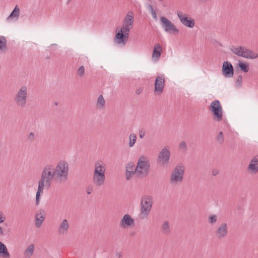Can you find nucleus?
Wrapping results in <instances>:
<instances>
[{
  "label": "nucleus",
  "mask_w": 258,
  "mask_h": 258,
  "mask_svg": "<svg viewBox=\"0 0 258 258\" xmlns=\"http://www.w3.org/2000/svg\"><path fill=\"white\" fill-rule=\"evenodd\" d=\"M53 170V165L47 164L42 171L36 195V205L39 204L40 194L43 192L44 186L49 188L51 186L52 180L54 179L55 181V176Z\"/></svg>",
  "instance_id": "nucleus-1"
},
{
  "label": "nucleus",
  "mask_w": 258,
  "mask_h": 258,
  "mask_svg": "<svg viewBox=\"0 0 258 258\" xmlns=\"http://www.w3.org/2000/svg\"><path fill=\"white\" fill-rule=\"evenodd\" d=\"M69 165L67 162L64 160L59 161L53 170L55 176V181L58 182L67 181L69 175Z\"/></svg>",
  "instance_id": "nucleus-2"
},
{
  "label": "nucleus",
  "mask_w": 258,
  "mask_h": 258,
  "mask_svg": "<svg viewBox=\"0 0 258 258\" xmlns=\"http://www.w3.org/2000/svg\"><path fill=\"white\" fill-rule=\"evenodd\" d=\"M136 168L137 176H147L150 169V163L148 158L145 156H141L138 160Z\"/></svg>",
  "instance_id": "nucleus-3"
},
{
  "label": "nucleus",
  "mask_w": 258,
  "mask_h": 258,
  "mask_svg": "<svg viewBox=\"0 0 258 258\" xmlns=\"http://www.w3.org/2000/svg\"><path fill=\"white\" fill-rule=\"evenodd\" d=\"M153 203V197L149 195H146L142 198L141 201V209L140 217L144 219L149 215Z\"/></svg>",
  "instance_id": "nucleus-4"
},
{
  "label": "nucleus",
  "mask_w": 258,
  "mask_h": 258,
  "mask_svg": "<svg viewBox=\"0 0 258 258\" xmlns=\"http://www.w3.org/2000/svg\"><path fill=\"white\" fill-rule=\"evenodd\" d=\"M28 97L27 87L23 85L17 91L14 98V101L19 108H23L26 106Z\"/></svg>",
  "instance_id": "nucleus-5"
},
{
  "label": "nucleus",
  "mask_w": 258,
  "mask_h": 258,
  "mask_svg": "<svg viewBox=\"0 0 258 258\" xmlns=\"http://www.w3.org/2000/svg\"><path fill=\"white\" fill-rule=\"evenodd\" d=\"M185 167L183 164H178L173 170L171 173L170 181L171 183L176 184L182 181Z\"/></svg>",
  "instance_id": "nucleus-6"
},
{
  "label": "nucleus",
  "mask_w": 258,
  "mask_h": 258,
  "mask_svg": "<svg viewBox=\"0 0 258 258\" xmlns=\"http://www.w3.org/2000/svg\"><path fill=\"white\" fill-rule=\"evenodd\" d=\"M209 109L212 112L213 119L217 121H220L223 117V109L220 102L218 100L212 101L209 107Z\"/></svg>",
  "instance_id": "nucleus-7"
},
{
  "label": "nucleus",
  "mask_w": 258,
  "mask_h": 258,
  "mask_svg": "<svg viewBox=\"0 0 258 258\" xmlns=\"http://www.w3.org/2000/svg\"><path fill=\"white\" fill-rule=\"evenodd\" d=\"M170 152L168 147H164L159 153L158 162L162 166H167L170 160Z\"/></svg>",
  "instance_id": "nucleus-8"
},
{
  "label": "nucleus",
  "mask_w": 258,
  "mask_h": 258,
  "mask_svg": "<svg viewBox=\"0 0 258 258\" xmlns=\"http://www.w3.org/2000/svg\"><path fill=\"white\" fill-rule=\"evenodd\" d=\"M162 25L164 28L165 31L168 33H172L173 34L178 33L179 30L168 19L164 17L160 18Z\"/></svg>",
  "instance_id": "nucleus-9"
},
{
  "label": "nucleus",
  "mask_w": 258,
  "mask_h": 258,
  "mask_svg": "<svg viewBox=\"0 0 258 258\" xmlns=\"http://www.w3.org/2000/svg\"><path fill=\"white\" fill-rule=\"evenodd\" d=\"M177 15L183 25L191 28L194 27L195 22L194 19L188 17L186 14H183L180 11H177Z\"/></svg>",
  "instance_id": "nucleus-10"
},
{
  "label": "nucleus",
  "mask_w": 258,
  "mask_h": 258,
  "mask_svg": "<svg viewBox=\"0 0 258 258\" xmlns=\"http://www.w3.org/2000/svg\"><path fill=\"white\" fill-rule=\"evenodd\" d=\"M165 79L164 77L158 76L156 77L154 84V92L156 94H161L164 90Z\"/></svg>",
  "instance_id": "nucleus-11"
},
{
  "label": "nucleus",
  "mask_w": 258,
  "mask_h": 258,
  "mask_svg": "<svg viewBox=\"0 0 258 258\" xmlns=\"http://www.w3.org/2000/svg\"><path fill=\"white\" fill-rule=\"evenodd\" d=\"M222 72L223 76L226 78H231L233 76L234 69L232 64L228 61H224Z\"/></svg>",
  "instance_id": "nucleus-12"
},
{
  "label": "nucleus",
  "mask_w": 258,
  "mask_h": 258,
  "mask_svg": "<svg viewBox=\"0 0 258 258\" xmlns=\"http://www.w3.org/2000/svg\"><path fill=\"white\" fill-rule=\"evenodd\" d=\"M228 232L227 224L225 223H222L217 229L216 234L219 239H222L227 236Z\"/></svg>",
  "instance_id": "nucleus-13"
},
{
  "label": "nucleus",
  "mask_w": 258,
  "mask_h": 258,
  "mask_svg": "<svg viewBox=\"0 0 258 258\" xmlns=\"http://www.w3.org/2000/svg\"><path fill=\"white\" fill-rule=\"evenodd\" d=\"M105 167L101 161H98L95 163V168L93 175L105 176Z\"/></svg>",
  "instance_id": "nucleus-14"
},
{
  "label": "nucleus",
  "mask_w": 258,
  "mask_h": 258,
  "mask_svg": "<svg viewBox=\"0 0 258 258\" xmlns=\"http://www.w3.org/2000/svg\"><path fill=\"white\" fill-rule=\"evenodd\" d=\"M240 49L242 50L240 53V57L245 58L254 59L258 57V54L243 46H240Z\"/></svg>",
  "instance_id": "nucleus-15"
},
{
  "label": "nucleus",
  "mask_w": 258,
  "mask_h": 258,
  "mask_svg": "<svg viewBox=\"0 0 258 258\" xmlns=\"http://www.w3.org/2000/svg\"><path fill=\"white\" fill-rule=\"evenodd\" d=\"M128 38L126 34H124L121 31L116 32L114 39V41L117 44H122L125 45L127 41Z\"/></svg>",
  "instance_id": "nucleus-16"
},
{
  "label": "nucleus",
  "mask_w": 258,
  "mask_h": 258,
  "mask_svg": "<svg viewBox=\"0 0 258 258\" xmlns=\"http://www.w3.org/2000/svg\"><path fill=\"white\" fill-rule=\"evenodd\" d=\"M134 223V219L128 214H125L119 223V226L123 228L130 227Z\"/></svg>",
  "instance_id": "nucleus-17"
},
{
  "label": "nucleus",
  "mask_w": 258,
  "mask_h": 258,
  "mask_svg": "<svg viewBox=\"0 0 258 258\" xmlns=\"http://www.w3.org/2000/svg\"><path fill=\"white\" fill-rule=\"evenodd\" d=\"M45 219V211L43 210H40L35 215V225L36 227H40Z\"/></svg>",
  "instance_id": "nucleus-18"
},
{
  "label": "nucleus",
  "mask_w": 258,
  "mask_h": 258,
  "mask_svg": "<svg viewBox=\"0 0 258 258\" xmlns=\"http://www.w3.org/2000/svg\"><path fill=\"white\" fill-rule=\"evenodd\" d=\"M248 170L255 174L258 172V156L251 159L247 168Z\"/></svg>",
  "instance_id": "nucleus-19"
},
{
  "label": "nucleus",
  "mask_w": 258,
  "mask_h": 258,
  "mask_svg": "<svg viewBox=\"0 0 258 258\" xmlns=\"http://www.w3.org/2000/svg\"><path fill=\"white\" fill-rule=\"evenodd\" d=\"M134 23V14L132 11H128L126 16L124 17L122 25L133 27Z\"/></svg>",
  "instance_id": "nucleus-20"
},
{
  "label": "nucleus",
  "mask_w": 258,
  "mask_h": 258,
  "mask_svg": "<svg viewBox=\"0 0 258 258\" xmlns=\"http://www.w3.org/2000/svg\"><path fill=\"white\" fill-rule=\"evenodd\" d=\"M105 180V176L93 175L92 181L96 186L103 185Z\"/></svg>",
  "instance_id": "nucleus-21"
},
{
  "label": "nucleus",
  "mask_w": 258,
  "mask_h": 258,
  "mask_svg": "<svg viewBox=\"0 0 258 258\" xmlns=\"http://www.w3.org/2000/svg\"><path fill=\"white\" fill-rule=\"evenodd\" d=\"M0 256L3 258H10V255L6 246L0 241Z\"/></svg>",
  "instance_id": "nucleus-22"
},
{
  "label": "nucleus",
  "mask_w": 258,
  "mask_h": 258,
  "mask_svg": "<svg viewBox=\"0 0 258 258\" xmlns=\"http://www.w3.org/2000/svg\"><path fill=\"white\" fill-rule=\"evenodd\" d=\"M162 49L161 46L159 44H156L154 45L153 52L152 53V57L156 58V60H158L160 56L161 55Z\"/></svg>",
  "instance_id": "nucleus-23"
},
{
  "label": "nucleus",
  "mask_w": 258,
  "mask_h": 258,
  "mask_svg": "<svg viewBox=\"0 0 258 258\" xmlns=\"http://www.w3.org/2000/svg\"><path fill=\"white\" fill-rule=\"evenodd\" d=\"M69 227V222L67 220L64 219L60 223L59 228L58 232L60 234H64L68 231Z\"/></svg>",
  "instance_id": "nucleus-24"
},
{
  "label": "nucleus",
  "mask_w": 258,
  "mask_h": 258,
  "mask_svg": "<svg viewBox=\"0 0 258 258\" xmlns=\"http://www.w3.org/2000/svg\"><path fill=\"white\" fill-rule=\"evenodd\" d=\"M8 50L7 41L3 36H0V53H5Z\"/></svg>",
  "instance_id": "nucleus-25"
},
{
  "label": "nucleus",
  "mask_w": 258,
  "mask_h": 258,
  "mask_svg": "<svg viewBox=\"0 0 258 258\" xmlns=\"http://www.w3.org/2000/svg\"><path fill=\"white\" fill-rule=\"evenodd\" d=\"M162 232L165 235H169L171 232V229L169 223L167 221L163 222L161 227Z\"/></svg>",
  "instance_id": "nucleus-26"
},
{
  "label": "nucleus",
  "mask_w": 258,
  "mask_h": 258,
  "mask_svg": "<svg viewBox=\"0 0 258 258\" xmlns=\"http://www.w3.org/2000/svg\"><path fill=\"white\" fill-rule=\"evenodd\" d=\"M34 251V246L31 244L28 246L24 252V256L26 258H30Z\"/></svg>",
  "instance_id": "nucleus-27"
},
{
  "label": "nucleus",
  "mask_w": 258,
  "mask_h": 258,
  "mask_svg": "<svg viewBox=\"0 0 258 258\" xmlns=\"http://www.w3.org/2000/svg\"><path fill=\"white\" fill-rule=\"evenodd\" d=\"M105 101L102 95H100L97 102V107L99 109H103L105 107Z\"/></svg>",
  "instance_id": "nucleus-28"
},
{
  "label": "nucleus",
  "mask_w": 258,
  "mask_h": 258,
  "mask_svg": "<svg viewBox=\"0 0 258 258\" xmlns=\"http://www.w3.org/2000/svg\"><path fill=\"white\" fill-rule=\"evenodd\" d=\"M238 67L244 73H247L249 71V64L247 62H239L238 63Z\"/></svg>",
  "instance_id": "nucleus-29"
},
{
  "label": "nucleus",
  "mask_w": 258,
  "mask_h": 258,
  "mask_svg": "<svg viewBox=\"0 0 258 258\" xmlns=\"http://www.w3.org/2000/svg\"><path fill=\"white\" fill-rule=\"evenodd\" d=\"M20 13V9L18 7V6H16L13 11L12 12V13L9 15V17H8V19L10 18H13L15 17L17 18V19L18 18Z\"/></svg>",
  "instance_id": "nucleus-30"
},
{
  "label": "nucleus",
  "mask_w": 258,
  "mask_h": 258,
  "mask_svg": "<svg viewBox=\"0 0 258 258\" xmlns=\"http://www.w3.org/2000/svg\"><path fill=\"white\" fill-rule=\"evenodd\" d=\"M136 174L137 175V172L136 171V169L134 170L125 171V179L127 180H130L133 176Z\"/></svg>",
  "instance_id": "nucleus-31"
},
{
  "label": "nucleus",
  "mask_w": 258,
  "mask_h": 258,
  "mask_svg": "<svg viewBox=\"0 0 258 258\" xmlns=\"http://www.w3.org/2000/svg\"><path fill=\"white\" fill-rule=\"evenodd\" d=\"M132 28L133 27H131L130 26L122 25L121 28L120 29L119 31H121L122 33L124 34H126V35H128V37H129V32Z\"/></svg>",
  "instance_id": "nucleus-32"
},
{
  "label": "nucleus",
  "mask_w": 258,
  "mask_h": 258,
  "mask_svg": "<svg viewBox=\"0 0 258 258\" xmlns=\"http://www.w3.org/2000/svg\"><path fill=\"white\" fill-rule=\"evenodd\" d=\"M137 140V136L134 134H131L130 135V142H129V146L130 147H132L135 145Z\"/></svg>",
  "instance_id": "nucleus-33"
},
{
  "label": "nucleus",
  "mask_w": 258,
  "mask_h": 258,
  "mask_svg": "<svg viewBox=\"0 0 258 258\" xmlns=\"http://www.w3.org/2000/svg\"><path fill=\"white\" fill-rule=\"evenodd\" d=\"M135 169H136L135 165L133 162H129L126 165L125 171H130L132 170H134Z\"/></svg>",
  "instance_id": "nucleus-34"
},
{
  "label": "nucleus",
  "mask_w": 258,
  "mask_h": 258,
  "mask_svg": "<svg viewBox=\"0 0 258 258\" xmlns=\"http://www.w3.org/2000/svg\"><path fill=\"white\" fill-rule=\"evenodd\" d=\"M224 139L223 132H220L217 137V141L219 143L222 144L224 142Z\"/></svg>",
  "instance_id": "nucleus-35"
},
{
  "label": "nucleus",
  "mask_w": 258,
  "mask_h": 258,
  "mask_svg": "<svg viewBox=\"0 0 258 258\" xmlns=\"http://www.w3.org/2000/svg\"><path fill=\"white\" fill-rule=\"evenodd\" d=\"M232 52L237 55L240 56V53H241L242 50L240 49V46L239 47H234L231 49Z\"/></svg>",
  "instance_id": "nucleus-36"
},
{
  "label": "nucleus",
  "mask_w": 258,
  "mask_h": 258,
  "mask_svg": "<svg viewBox=\"0 0 258 258\" xmlns=\"http://www.w3.org/2000/svg\"><path fill=\"white\" fill-rule=\"evenodd\" d=\"M77 73L79 76L83 77L85 74V69L83 66H81L77 70Z\"/></svg>",
  "instance_id": "nucleus-37"
},
{
  "label": "nucleus",
  "mask_w": 258,
  "mask_h": 258,
  "mask_svg": "<svg viewBox=\"0 0 258 258\" xmlns=\"http://www.w3.org/2000/svg\"><path fill=\"white\" fill-rule=\"evenodd\" d=\"M217 221V217L215 215H213L211 216H210L209 218V222L211 224H214Z\"/></svg>",
  "instance_id": "nucleus-38"
},
{
  "label": "nucleus",
  "mask_w": 258,
  "mask_h": 258,
  "mask_svg": "<svg viewBox=\"0 0 258 258\" xmlns=\"http://www.w3.org/2000/svg\"><path fill=\"white\" fill-rule=\"evenodd\" d=\"M242 77L241 75H239L236 81V85L238 87H240L242 86Z\"/></svg>",
  "instance_id": "nucleus-39"
},
{
  "label": "nucleus",
  "mask_w": 258,
  "mask_h": 258,
  "mask_svg": "<svg viewBox=\"0 0 258 258\" xmlns=\"http://www.w3.org/2000/svg\"><path fill=\"white\" fill-rule=\"evenodd\" d=\"M27 140L30 142H33L35 139V135L33 133H30L27 137Z\"/></svg>",
  "instance_id": "nucleus-40"
},
{
  "label": "nucleus",
  "mask_w": 258,
  "mask_h": 258,
  "mask_svg": "<svg viewBox=\"0 0 258 258\" xmlns=\"http://www.w3.org/2000/svg\"><path fill=\"white\" fill-rule=\"evenodd\" d=\"M179 148L185 151L187 149V146L185 142L182 141L179 144Z\"/></svg>",
  "instance_id": "nucleus-41"
},
{
  "label": "nucleus",
  "mask_w": 258,
  "mask_h": 258,
  "mask_svg": "<svg viewBox=\"0 0 258 258\" xmlns=\"http://www.w3.org/2000/svg\"><path fill=\"white\" fill-rule=\"evenodd\" d=\"M87 193L89 195L93 191V187L92 186H87L86 188Z\"/></svg>",
  "instance_id": "nucleus-42"
},
{
  "label": "nucleus",
  "mask_w": 258,
  "mask_h": 258,
  "mask_svg": "<svg viewBox=\"0 0 258 258\" xmlns=\"http://www.w3.org/2000/svg\"><path fill=\"white\" fill-rule=\"evenodd\" d=\"M151 14H152L153 18L155 20H157V15H156L155 11L154 10L151 11Z\"/></svg>",
  "instance_id": "nucleus-43"
},
{
  "label": "nucleus",
  "mask_w": 258,
  "mask_h": 258,
  "mask_svg": "<svg viewBox=\"0 0 258 258\" xmlns=\"http://www.w3.org/2000/svg\"><path fill=\"white\" fill-rule=\"evenodd\" d=\"M219 173V170L217 169H214L212 171V174L213 176H216Z\"/></svg>",
  "instance_id": "nucleus-44"
},
{
  "label": "nucleus",
  "mask_w": 258,
  "mask_h": 258,
  "mask_svg": "<svg viewBox=\"0 0 258 258\" xmlns=\"http://www.w3.org/2000/svg\"><path fill=\"white\" fill-rule=\"evenodd\" d=\"M4 235V231L2 228V227L0 225V236Z\"/></svg>",
  "instance_id": "nucleus-45"
},
{
  "label": "nucleus",
  "mask_w": 258,
  "mask_h": 258,
  "mask_svg": "<svg viewBox=\"0 0 258 258\" xmlns=\"http://www.w3.org/2000/svg\"><path fill=\"white\" fill-rule=\"evenodd\" d=\"M145 135V134L144 132H140L139 133V136L141 138H143Z\"/></svg>",
  "instance_id": "nucleus-46"
},
{
  "label": "nucleus",
  "mask_w": 258,
  "mask_h": 258,
  "mask_svg": "<svg viewBox=\"0 0 258 258\" xmlns=\"http://www.w3.org/2000/svg\"><path fill=\"white\" fill-rule=\"evenodd\" d=\"M148 8L150 10V11H152L154 10L153 6L149 4L148 5Z\"/></svg>",
  "instance_id": "nucleus-47"
},
{
  "label": "nucleus",
  "mask_w": 258,
  "mask_h": 258,
  "mask_svg": "<svg viewBox=\"0 0 258 258\" xmlns=\"http://www.w3.org/2000/svg\"><path fill=\"white\" fill-rule=\"evenodd\" d=\"M6 217L4 218L0 217V224L3 223L6 220Z\"/></svg>",
  "instance_id": "nucleus-48"
},
{
  "label": "nucleus",
  "mask_w": 258,
  "mask_h": 258,
  "mask_svg": "<svg viewBox=\"0 0 258 258\" xmlns=\"http://www.w3.org/2000/svg\"><path fill=\"white\" fill-rule=\"evenodd\" d=\"M116 256L118 258H120L122 256V255L120 253L117 252L116 254Z\"/></svg>",
  "instance_id": "nucleus-49"
},
{
  "label": "nucleus",
  "mask_w": 258,
  "mask_h": 258,
  "mask_svg": "<svg viewBox=\"0 0 258 258\" xmlns=\"http://www.w3.org/2000/svg\"><path fill=\"white\" fill-rule=\"evenodd\" d=\"M142 91V90L141 89H138V90H137L136 91V93L139 95V94H140L141 93Z\"/></svg>",
  "instance_id": "nucleus-50"
},
{
  "label": "nucleus",
  "mask_w": 258,
  "mask_h": 258,
  "mask_svg": "<svg viewBox=\"0 0 258 258\" xmlns=\"http://www.w3.org/2000/svg\"><path fill=\"white\" fill-rule=\"evenodd\" d=\"M208 0H199V1L202 3H206L208 2Z\"/></svg>",
  "instance_id": "nucleus-51"
},
{
  "label": "nucleus",
  "mask_w": 258,
  "mask_h": 258,
  "mask_svg": "<svg viewBox=\"0 0 258 258\" xmlns=\"http://www.w3.org/2000/svg\"><path fill=\"white\" fill-rule=\"evenodd\" d=\"M0 217H2V218L5 217V216L2 212H0Z\"/></svg>",
  "instance_id": "nucleus-52"
}]
</instances>
